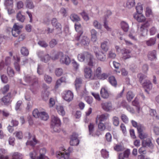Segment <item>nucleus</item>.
I'll return each mask as SVG.
<instances>
[{"label":"nucleus","mask_w":159,"mask_h":159,"mask_svg":"<svg viewBox=\"0 0 159 159\" xmlns=\"http://www.w3.org/2000/svg\"><path fill=\"white\" fill-rule=\"evenodd\" d=\"M109 116V115L107 113L98 115L96 118V122L97 123L98 122H102L107 120Z\"/></svg>","instance_id":"obj_11"},{"label":"nucleus","mask_w":159,"mask_h":159,"mask_svg":"<svg viewBox=\"0 0 159 159\" xmlns=\"http://www.w3.org/2000/svg\"><path fill=\"white\" fill-rule=\"evenodd\" d=\"M94 52L97 58L101 61H104L106 60V56L102 52H99L98 48L95 47L94 48Z\"/></svg>","instance_id":"obj_3"},{"label":"nucleus","mask_w":159,"mask_h":159,"mask_svg":"<svg viewBox=\"0 0 159 159\" xmlns=\"http://www.w3.org/2000/svg\"><path fill=\"white\" fill-rule=\"evenodd\" d=\"M61 124V121L58 117L54 116H52L51 125L59 126Z\"/></svg>","instance_id":"obj_12"},{"label":"nucleus","mask_w":159,"mask_h":159,"mask_svg":"<svg viewBox=\"0 0 159 159\" xmlns=\"http://www.w3.org/2000/svg\"><path fill=\"white\" fill-rule=\"evenodd\" d=\"M133 106L136 107L137 111L138 113H139L140 108L139 105V102L138 99L136 98L132 102Z\"/></svg>","instance_id":"obj_36"},{"label":"nucleus","mask_w":159,"mask_h":159,"mask_svg":"<svg viewBox=\"0 0 159 159\" xmlns=\"http://www.w3.org/2000/svg\"><path fill=\"white\" fill-rule=\"evenodd\" d=\"M134 96V94L130 91L128 92L126 95L127 99L129 102L131 101Z\"/></svg>","instance_id":"obj_39"},{"label":"nucleus","mask_w":159,"mask_h":159,"mask_svg":"<svg viewBox=\"0 0 159 159\" xmlns=\"http://www.w3.org/2000/svg\"><path fill=\"white\" fill-rule=\"evenodd\" d=\"M89 57H88L86 60L89 66H93L94 63V59L93 56L90 54Z\"/></svg>","instance_id":"obj_29"},{"label":"nucleus","mask_w":159,"mask_h":159,"mask_svg":"<svg viewBox=\"0 0 159 159\" xmlns=\"http://www.w3.org/2000/svg\"><path fill=\"white\" fill-rule=\"evenodd\" d=\"M121 52L123 55V58L124 59H129L131 57V55L129 54L130 51L127 49L123 48L121 50Z\"/></svg>","instance_id":"obj_15"},{"label":"nucleus","mask_w":159,"mask_h":159,"mask_svg":"<svg viewBox=\"0 0 159 159\" xmlns=\"http://www.w3.org/2000/svg\"><path fill=\"white\" fill-rule=\"evenodd\" d=\"M26 7L30 9L33 8L34 6L32 2L30 0H27L26 2Z\"/></svg>","instance_id":"obj_48"},{"label":"nucleus","mask_w":159,"mask_h":159,"mask_svg":"<svg viewBox=\"0 0 159 159\" xmlns=\"http://www.w3.org/2000/svg\"><path fill=\"white\" fill-rule=\"evenodd\" d=\"M100 94L101 97L104 99H107L109 96V93L107 90L104 88H102Z\"/></svg>","instance_id":"obj_18"},{"label":"nucleus","mask_w":159,"mask_h":159,"mask_svg":"<svg viewBox=\"0 0 159 159\" xmlns=\"http://www.w3.org/2000/svg\"><path fill=\"white\" fill-rule=\"evenodd\" d=\"M1 78L2 82L4 83H7L8 81V79L7 76L5 75H1Z\"/></svg>","instance_id":"obj_58"},{"label":"nucleus","mask_w":159,"mask_h":159,"mask_svg":"<svg viewBox=\"0 0 159 159\" xmlns=\"http://www.w3.org/2000/svg\"><path fill=\"white\" fill-rule=\"evenodd\" d=\"M22 158V155L18 152H15L12 155V159H21Z\"/></svg>","instance_id":"obj_47"},{"label":"nucleus","mask_w":159,"mask_h":159,"mask_svg":"<svg viewBox=\"0 0 159 159\" xmlns=\"http://www.w3.org/2000/svg\"><path fill=\"white\" fill-rule=\"evenodd\" d=\"M38 44L42 47L46 48L48 46V44L44 41H40L38 42Z\"/></svg>","instance_id":"obj_62"},{"label":"nucleus","mask_w":159,"mask_h":159,"mask_svg":"<svg viewBox=\"0 0 159 159\" xmlns=\"http://www.w3.org/2000/svg\"><path fill=\"white\" fill-rule=\"evenodd\" d=\"M40 118L42 120L46 121L48 119L49 116L48 113L45 111H42L40 112Z\"/></svg>","instance_id":"obj_32"},{"label":"nucleus","mask_w":159,"mask_h":159,"mask_svg":"<svg viewBox=\"0 0 159 159\" xmlns=\"http://www.w3.org/2000/svg\"><path fill=\"white\" fill-rule=\"evenodd\" d=\"M69 154V152H66V151H65L64 152H56L57 157L58 158H60L61 157V158L60 159H67L68 157Z\"/></svg>","instance_id":"obj_13"},{"label":"nucleus","mask_w":159,"mask_h":159,"mask_svg":"<svg viewBox=\"0 0 159 159\" xmlns=\"http://www.w3.org/2000/svg\"><path fill=\"white\" fill-rule=\"evenodd\" d=\"M33 116L36 118H40V112H39L37 109H35L33 111Z\"/></svg>","instance_id":"obj_52"},{"label":"nucleus","mask_w":159,"mask_h":159,"mask_svg":"<svg viewBox=\"0 0 159 159\" xmlns=\"http://www.w3.org/2000/svg\"><path fill=\"white\" fill-rule=\"evenodd\" d=\"M93 25L95 28L97 29L101 30L102 28L101 24L96 20H94L93 21Z\"/></svg>","instance_id":"obj_37"},{"label":"nucleus","mask_w":159,"mask_h":159,"mask_svg":"<svg viewBox=\"0 0 159 159\" xmlns=\"http://www.w3.org/2000/svg\"><path fill=\"white\" fill-rule=\"evenodd\" d=\"M134 17L139 22H143L145 20V16L141 14H136L134 15Z\"/></svg>","instance_id":"obj_24"},{"label":"nucleus","mask_w":159,"mask_h":159,"mask_svg":"<svg viewBox=\"0 0 159 159\" xmlns=\"http://www.w3.org/2000/svg\"><path fill=\"white\" fill-rule=\"evenodd\" d=\"M64 99L66 101L70 102L73 98V93L70 91H66L64 95L63 96Z\"/></svg>","instance_id":"obj_9"},{"label":"nucleus","mask_w":159,"mask_h":159,"mask_svg":"<svg viewBox=\"0 0 159 159\" xmlns=\"http://www.w3.org/2000/svg\"><path fill=\"white\" fill-rule=\"evenodd\" d=\"M90 54L88 52H85L83 53H81L78 55L77 58L78 60L81 62L84 61L85 60H86L88 57H89Z\"/></svg>","instance_id":"obj_7"},{"label":"nucleus","mask_w":159,"mask_h":159,"mask_svg":"<svg viewBox=\"0 0 159 159\" xmlns=\"http://www.w3.org/2000/svg\"><path fill=\"white\" fill-rule=\"evenodd\" d=\"M91 40L93 42H95L97 40V32L94 29H92L90 30Z\"/></svg>","instance_id":"obj_19"},{"label":"nucleus","mask_w":159,"mask_h":159,"mask_svg":"<svg viewBox=\"0 0 159 159\" xmlns=\"http://www.w3.org/2000/svg\"><path fill=\"white\" fill-rule=\"evenodd\" d=\"M78 135L75 133H74L71 135L70 138V144L71 146L77 145L79 143V140L78 139Z\"/></svg>","instance_id":"obj_6"},{"label":"nucleus","mask_w":159,"mask_h":159,"mask_svg":"<svg viewBox=\"0 0 159 159\" xmlns=\"http://www.w3.org/2000/svg\"><path fill=\"white\" fill-rule=\"evenodd\" d=\"M13 0H5L4 2V5L6 8L7 9L8 13H10L9 12V8L10 7H12L13 6Z\"/></svg>","instance_id":"obj_17"},{"label":"nucleus","mask_w":159,"mask_h":159,"mask_svg":"<svg viewBox=\"0 0 159 159\" xmlns=\"http://www.w3.org/2000/svg\"><path fill=\"white\" fill-rule=\"evenodd\" d=\"M108 74L105 73H103L99 76L98 78L99 79L104 80L106 79L108 77Z\"/></svg>","instance_id":"obj_60"},{"label":"nucleus","mask_w":159,"mask_h":159,"mask_svg":"<svg viewBox=\"0 0 159 159\" xmlns=\"http://www.w3.org/2000/svg\"><path fill=\"white\" fill-rule=\"evenodd\" d=\"M102 108L107 112H109L113 110V107L111 102L107 101L102 102L101 104Z\"/></svg>","instance_id":"obj_4"},{"label":"nucleus","mask_w":159,"mask_h":159,"mask_svg":"<svg viewBox=\"0 0 159 159\" xmlns=\"http://www.w3.org/2000/svg\"><path fill=\"white\" fill-rule=\"evenodd\" d=\"M102 72L101 68L99 67L94 72V76H97L98 78L99 77L101 74Z\"/></svg>","instance_id":"obj_50"},{"label":"nucleus","mask_w":159,"mask_h":159,"mask_svg":"<svg viewBox=\"0 0 159 159\" xmlns=\"http://www.w3.org/2000/svg\"><path fill=\"white\" fill-rule=\"evenodd\" d=\"M60 62L62 64L68 65L70 62V60L69 57L66 55H65L63 53L60 58Z\"/></svg>","instance_id":"obj_8"},{"label":"nucleus","mask_w":159,"mask_h":159,"mask_svg":"<svg viewBox=\"0 0 159 159\" xmlns=\"http://www.w3.org/2000/svg\"><path fill=\"white\" fill-rule=\"evenodd\" d=\"M55 74L58 76L61 75L63 73V70L61 68H57L55 70Z\"/></svg>","instance_id":"obj_54"},{"label":"nucleus","mask_w":159,"mask_h":159,"mask_svg":"<svg viewBox=\"0 0 159 159\" xmlns=\"http://www.w3.org/2000/svg\"><path fill=\"white\" fill-rule=\"evenodd\" d=\"M22 27L23 26L21 25H17L16 24H15L13 26V28L12 29V33L14 34V32L16 31L20 32V30Z\"/></svg>","instance_id":"obj_35"},{"label":"nucleus","mask_w":159,"mask_h":159,"mask_svg":"<svg viewBox=\"0 0 159 159\" xmlns=\"http://www.w3.org/2000/svg\"><path fill=\"white\" fill-rule=\"evenodd\" d=\"M9 89V85L8 84H7L1 89V91L3 93H5L8 91Z\"/></svg>","instance_id":"obj_64"},{"label":"nucleus","mask_w":159,"mask_h":159,"mask_svg":"<svg viewBox=\"0 0 159 159\" xmlns=\"http://www.w3.org/2000/svg\"><path fill=\"white\" fill-rule=\"evenodd\" d=\"M38 55L42 61L47 62L49 61L51 57L48 54H44L43 51H39L38 53Z\"/></svg>","instance_id":"obj_5"},{"label":"nucleus","mask_w":159,"mask_h":159,"mask_svg":"<svg viewBox=\"0 0 159 159\" xmlns=\"http://www.w3.org/2000/svg\"><path fill=\"white\" fill-rule=\"evenodd\" d=\"M63 53L61 52H56L54 50L52 51L51 52L52 59L53 60H56L58 59L59 57L61 58Z\"/></svg>","instance_id":"obj_16"},{"label":"nucleus","mask_w":159,"mask_h":159,"mask_svg":"<svg viewBox=\"0 0 159 159\" xmlns=\"http://www.w3.org/2000/svg\"><path fill=\"white\" fill-rule=\"evenodd\" d=\"M90 42L89 38L86 36H84L82 37L80 41V43L82 45L88 46Z\"/></svg>","instance_id":"obj_22"},{"label":"nucleus","mask_w":159,"mask_h":159,"mask_svg":"<svg viewBox=\"0 0 159 159\" xmlns=\"http://www.w3.org/2000/svg\"><path fill=\"white\" fill-rule=\"evenodd\" d=\"M56 108L59 114L62 116H64L65 115V111L62 106L60 105L57 106Z\"/></svg>","instance_id":"obj_28"},{"label":"nucleus","mask_w":159,"mask_h":159,"mask_svg":"<svg viewBox=\"0 0 159 159\" xmlns=\"http://www.w3.org/2000/svg\"><path fill=\"white\" fill-rule=\"evenodd\" d=\"M7 73L10 77H13L14 75V72L13 69L8 66L7 68Z\"/></svg>","instance_id":"obj_34"},{"label":"nucleus","mask_w":159,"mask_h":159,"mask_svg":"<svg viewBox=\"0 0 159 159\" xmlns=\"http://www.w3.org/2000/svg\"><path fill=\"white\" fill-rule=\"evenodd\" d=\"M72 64L74 69L77 70L78 69L79 66V64L74 60H73L72 61Z\"/></svg>","instance_id":"obj_55"},{"label":"nucleus","mask_w":159,"mask_h":159,"mask_svg":"<svg viewBox=\"0 0 159 159\" xmlns=\"http://www.w3.org/2000/svg\"><path fill=\"white\" fill-rule=\"evenodd\" d=\"M148 57L149 59L151 60L155 59L156 57V51L155 50L151 51L149 52Z\"/></svg>","instance_id":"obj_25"},{"label":"nucleus","mask_w":159,"mask_h":159,"mask_svg":"<svg viewBox=\"0 0 159 159\" xmlns=\"http://www.w3.org/2000/svg\"><path fill=\"white\" fill-rule=\"evenodd\" d=\"M156 39L155 38H151L148 40L146 41L147 45L149 46L154 45L156 43Z\"/></svg>","instance_id":"obj_27"},{"label":"nucleus","mask_w":159,"mask_h":159,"mask_svg":"<svg viewBox=\"0 0 159 159\" xmlns=\"http://www.w3.org/2000/svg\"><path fill=\"white\" fill-rule=\"evenodd\" d=\"M108 18V16L106 15L105 17V20H104L103 26L107 31L111 32L112 31V28L109 26L108 25V23L106 20Z\"/></svg>","instance_id":"obj_26"},{"label":"nucleus","mask_w":159,"mask_h":159,"mask_svg":"<svg viewBox=\"0 0 159 159\" xmlns=\"http://www.w3.org/2000/svg\"><path fill=\"white\" fill-rule=\"evenodd\" d=\"M139 133L143 132L145 130L144 127L141 125L139 124L137 127Z\"/></svg>","instance_id":"obj_63"},{"label":"nucleus","mask_w":159,"mask_h":159,"mask_svg":"<svg viewBox=\"0 0 159 159\" xmlns=\"http://www.w3.org/2000/svg\"><path fill=\"white\" fill-rule=\"evenodd\" d=\"M112 120L113 125L115 126H118L119 125V118L116 116H114L112 117Z\"/></svg>","instance_id":"obj_46"},{"label":"nucleus","mask_w":159,"mask_h":159,"mask_svg":"<svg viewBox=\"0 0 159 159\" xmlns=\"http://www.w3.org/2000/svg\"><path fill=\"white\" fill-rule=\"evenodd\" d=\"M11 94L8 93L6 96H5L2 99V101L5 105L10 103L11 102Z\"/></svg>","instance_id":"obj_21"},{"label":"nucleus","mask_w":159,"mask_h":159,"mask_svg":"<svg viewBox=\"0 0 159 159\" xmlns=\"http://www.w3.org/2000/svg\"><path fill=\"white\" fill-rule=\"evenodd\" d=\"M121 28L125 32H127L129 29L128 24L125 22L122 21L121 22Z\"/></svg>","instance_id":"obj_31"},{"label":"nucleus","mask_w":159,"mask_h":159,"mask_svg":"<svg viewBox=\"0 0 159 159\" xmlns=\"http://www.w3.org/2000/svg\"><path fill=\"white\" fill-rule=\"evenodd\" d=\"M150 115L153 116V118L155 120H159V116L157 114L155 110L152 109H151L149 111Z\"/></svg>","instance_id":"obj_30"},{"label":"nucleus","mask_w":159,"mask_h":159,"mask_svg":"<svg viewBox=\"0 0 159 159\" xmlns=\"http://www.w3.org/2000/svg\"><path fill=\"white\" fill-rule=\"evenodd\" d=\"M44 79L45 81L48 84H50L52 80V77L47 75H44Z\"/></svg>","instance_id":"obj_53"},{"label":"nucleus","mask_w":159,"mask_h":159,"mask_svg":"<svg viewBox=\"0 0 159 159\" xmlns=\"http://www.w3.org/2000/svg\"><path fill=\"white\" fill-rule=\"evenodd\" d=\"M101 154L102 157L104 158H107L108 157V153L105 149H102L101 150Z\"/></svg>","instance_id":"obj_61"},{"label":"nucleus","mask_w":159,"mask_h":159,"mask_svg":"<svg viewBox=\"0 0 159 159\" xmlns=\"http://www.w3.org/2000/svg\"><path fill=\"white\" fill-rule=\"evenodd\" d=\"M143 86L145 89L149 90H151L152 89V84L150 81L149 80H146L143 84Z\"/></svg>","instance_id":"obj_23"},{"label":"nucleus","mask_w":159,"mask_h":159,"mask_svg":"<svg viewBox=\"0 0 159 159\" xmlns=\"http://www.w3.org/2000/svg\"><path fill=\"white\" fill-rule=\"evenodd\" d=\"M24 80L26 82L30 84V86L34 85L38 82L37 78L33 75H28L25 76L24 77Z\"/></svg>","instance_id":"obj_2"},{"label":"nucleus","mask_w":159,"mask_h":159,"mask_svg":"<svg viewBox=\"0 0 159 159\" xmlns=\"http://www.w3.org/2000/svg\"><path fill=\"white\" fill-rule=\"evenodd\" d=\"M28 137L29 139H31L30 140L28 141L26 143L27 145H30L32 146H34L37 143V141L35 139V138L34 137H32L31 138L30 137V133H28Z\"/></svg>","instance_id":"obj_14"},{"label":"nucleus","mask_w":159,"mask_h":159,"mask_svg":"<svg viewBox=\"0 0 159 159\" xmlns=\"http://www.w3.org/2000/svg\"><path fill=\"white\" fill-rule=\"evenodd\" d=\"M150 25V24L148 21H147L145 23L142 24L139 28L138 29L140 33L141 36L145 37L147 35L148 33V30L147 28ZM138 29H139V27H138Z\"/></svg>","instance_id":"obj_1"},{"label":"nucleus","mask_w":159,"mask_h":159,"mask_svg":"<svg viewBox=\"0 0 159 159\" xmlns=\"http://www.w3.org/2000/svg\"><path fill=\"white\" fill-rule=\"evenodd\" d=\"M21 52L24 56H27L29 54V51L25 47H22L20 49Z\"/></svg>","instance_id":"obj_51"},{"label":"nucleus","mask_w":159,"mask_h":159,"mask_svg":"<svg viewBox=\"0 0 159 159\" xmlns=\"http://www.w3.org/2000/svg\"><path fill=\"white\" fill-rule=\"evenodd\" d=\"M88 128L89 134H92L94 130V125L93 124L90 123L88 125Z\"/></svg>","instance_id":"obj_56"},{"label":"nucleus","mask_w":159,"mask_h":159,"mask_svg":"<svg viewBox=\"0 0 159 159\" xmlns=\"http://www.w3.org/2000/svg\"><path fill=\"white\" fill-rule=\"evenodd\" d=\"M75 27L76 31L78 32L79 34H80L79 36H78L76 38V39L77 40H79L80 37L83 34V31L80 24L78 22L75 23Z\"/></svg>","instance_id":"obj_10"},{"label":"nucleus","mask_w":159,"mask_h":159,"mask_svg":"<svg viewBox=\"0 0 159 159\" xmlns=\"http://www.w3.org/2000/svg\"><path fill=\"white\" fill-rule=\"evenodd\" d=\"M157 32V30L154 26H153L149 29V32L150 35H153L155 34Z\"/></svg>","instance_id":"obj_57"},{"label":"nucleus","mask_w":159,"mask_h":159,"mask_svg":"<svg viewBox=\"0 0 159 159\" xmlns=\"http://www.w3.org/2000/svg\"><path fill=\"white\" fill-rule=\"evenodd\" d=\"M136 33L134 32L133 30H132L129 34V37L133 40L136 41L137 39L136 37Z\"/></svg>","instance_id":"obj_44"},{"label":"nucleus","mask_w":159,"mask_h":159,"mask_svg":"<svg viewBox=\"0 0 159 159\" xmlns=\"http://www.w3.org/2000/svg\"><path fill=\"white\" fill-rule=\"evenodd\" d=\"M49 93L47 90H45L42 92V98L45 101L47 100L48 99Z\"/></svg>","instance_id":"obj_33"},{"label":"nucleus","mask_w":159,"mask_h":159,"mask_svg":"<svg viewBox=\"0 0 159 159\" xmlns=\"http://www.w3.org/2000/svg\"><path fill=\"white\" fill-rule=\"evenodd\" d=\"M109 82L112 85L116 86L117 85V81L115 77L111 76L108 78Z\"/></svg>","instance_id":"obj_40"},{"label":"nucleus","mask_w":159,"mask_h":159,"mask_svg":"<svg viewBox=\"0 0 159 159\" xmlns=\"http://www.w3.org/2000/svg\"><path fill=\"white\" fill-rule=\"evenodd\" d=\"M107 41H105L101 44V48L104 51L106 52L108 50V46L107 45Z\"/></svg>","instance_id":"obj_43"},{"label":"nucleus","mask_w":159,"mask_h":159,"mask_svg":"<svg viewBox=\"0 0 159 159\" xmlns=\"http://www.w3.org/2000/svg\"><path fill=\"white\" fill-rule=\"evenodd\" d=\"M135 4V0H128L126 3V7L129 8H131Z\"/></svg>","instance_id":"obj_41"},{"label":"nucleus","mask_w":159,"mask_h":159,"mask_svg":"<svg viewBox=\"0 0 159 159\" xmlns=\"http://www.w3.org/2000/svg\"><path fill=\"white\" fill-rule=\"evenodd\" d=\"M143 145L144 147H146L147 146L151 147L152 146V144L149 139H148L146 141L143 140L142 142Z\"/></svg>","instance_id":"obj_49"},{"label":"nucleus","mask_w":159,"mask_h":159,"mask_svg":"<svg viewBox=\"0 0 159 159\" xmlns=\"http://www.w3.org/2000/svg\"><path fill=\"white\" fill-rule=\"evenodd\" d=\"M16 18L17 20L21 22H23L25 19L24 16L22 15L20 11L17 14Z\"/></svg>","instance_id":"obj_42"},{"label":"nucleus","mask_w":159,"mask_h":159,"mask_svg":"<svg viewBox=\"0 0 159 159\" xmlns=\"http://www.w3.org/2000/svg\"><path fill=\"white\" fill-rule=\"evenodd\" d=\"M121 119L122 121L125 123H127L129 122V119L127 116L125 114H122L121 117Z\"/></svg>","instance_id":"obj_59"},{"label":"nucleus","mask_w":159,"mask_h":159,"mask_svg":"<svg viewBox=\"0 0 159 159\" xmlns=\"http://www.w3.org/2000/svg\"><path fill=\"white\" fill-rule=\"evenodd\" d=\"M136 10L138 13L141 14L142 13L143 11V7L141 3H138L136 7Z\"/></svg>","instance_id":"obj_45"},{"label":"nucleus","mask_w":159,"mask_h":159,"mask_svg":"<svg viewBox=\"0 0 159 159\" xmlns=\"http://www.w3.org/2000/svg\"><path fill=\"white\" fill-rule=\"evenodd\" d=\"M70 18L73 21L78 22L80 20V19L79 17L75 14H71L70 16Z\"/></svg>","instance_id":"obj_38"},{"label":"nucleus","mask_w":159,"mask_h":159,"mask_svg":"<svg viewBox=\"0 0 159 159\" xmlns=\"http://www.w3.org/2000/svg\"><path fill=\"white\" fill-rule=\"evenodd\" d=\"M84 76L87 79H90L92 76V70L90 68L86 67L84 69Z\"/></svg>","instance_id":"obj_20"}]
</instances>
